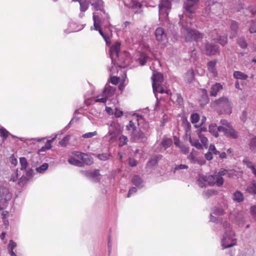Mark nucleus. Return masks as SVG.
<instances>
[{"instance_id": "f257e3e1", "label": "nucleus", "mask_w": 256, "mask_h": 256, "mask_svg": "<svg viewBox=\"0 0 256 256\" xmlns=\"http://www.w3.org/2000/svg\"><path fill=\"white\" fill-rule=\"evenodd\" d=\"M198 0H186L183 4L184 9V14L180 15V21L182 26V32L184 36L186 41H190L192 40H199L203 38V34L198 31L190 29L188 26L190 21L186 20V18L191 19L192 14L195 12L197 8L196 2Z\"/></svg>"}, {"instance_id": "f03ea898", "label": "nucleus", "mask_w": 256, "mask_h": 256, "mask_svg": "<svg viewBox=\"0 0 256 256\" xmlns=\"http://www.w3.org/2000/svg\"><path fill=\"white\" fill-rule=\"evenodd\" d=\"M222 226L224 230V234L222 240V246L224 248H226L233 246L236 244V240L234 238L235 235L232 230L229 223L224 222Z\"/></svg>"}, {"instance_id": "7ed1b4c3", "label": "nucleus", "mask_w": 256, "mask_h": 256, "mask_svg": "<svg viewBox=\"0 0 256 256\" xmlns=\"http://www.w3.org/2000/svg\"><path fill=\"white\" fill-rule=\"evenodd\" d=\"M152 79V86L153 92L156 98H158L157 93L158 92L161 94L166 93L171 95L170 90H165L162 86L163 82V76L162 74L156 71L154 72Z\"/></svg>"}, {"instance_id": "20e7f679", "label": "nucleus", "mask_w": 256, "mask_h": 256, "mask_svg": "<svg viewBox=\"0 0 256 256\" xmlns=\"http://www.w3.org/2000/svg\"><path fill=\"white\" fill-rule=\"evenodd\" d=\"M158 7L159 18L162 21L166 20L168 17V10L171 8L170 0H162Z\"/></svg>"}, {"instance_id": "39448f33", "label": "nucleus", "mask_w": 256, "mask_h": 256, "mask_svg": "<svg viewBox=\"0 0 256 256\" xmlns=\"http://www.w3.org/2000/svg\"><path fill=\"white\" fill-rule=\"evenodd\" d=\"M122 132L120 127L116 124H111L108 128V132L105 136L108 138L110 142L114 141L118 134Z\"/></svg>"}, {"instance_id": "423d86ee", "label": "nucleus", "mask_w": 256, "mask_h": 256, "mask_svg": "<svg viewBox=\"0 0 256 256\" xmlns=\"http://www.w3.org/2000/svg\"><path fill=\"white\" fill-rule=\"evenodd\" d=\"M11 198L12 194L8 189L4 187L0 188V210L6 206L7 202Z\"/></svg>"}, {"instance_id": "0eeeda50", "label": "nucleus", "mask_w": 256, "mask_h": 256, "mask_svg": "<svg viewBox=\"0 0 256 256\" xmlns=\"http://www.w3.org/2000/svg\"><path fill=\"white\" fill-rule=\"evenodd\" d=\"M155 36L159 44H160L162 46H165V44L168 42V38L162 28H158L156 29L155 31Z\"/></svg>"}, {"instance_id": "6e6552de", "label": "nucleus", "mask_w": 256, "mask_h": 256, "mask_svg": "<svg viewBox=\"0 0 256 256\" xmlns=\"http://www.w3.org/2000/svg\"><path fill=\"white\" fill-rule=\"evenodd\" d=\"M131 139L136 142H144L147 140V137L145 134L139 128L131 132Z\"/></svg>"}, {"instance_id": "1a4fd4ad", "label": "nucleus", "mask_w": 256, "mask_h": 256, "mask_svg": "<svg viewBox=\"0 0 256 256\" xmlns=\"http://www.w3.org/2000/svg\"><path fill=\"white\" fill-rule=\"evenodd\" d=\"M207 183L208 185L213 186L216 184L218 186H222L224 184V179L220 176L210 175L208 176Z\"/></svg>"}, {"instance_id": "9d476101", "label": "nucleus", "mask_w": 256, "mask_h": 256, "mask_svg": "<svg viewBox=\"0 0 256 256\" xmlns=\"http://www.w3.org/2000/svg\"><path fill=\"white\" fill-rule=\"evenodd\" d=\"M216 104L218 106L222 108L226 113L230 114L231 112L232 104L227 98H220L217 101Z\"/></svg>"}, {"instance_id": "9b49d317", "label": "nucleus", "mask_w": 256, "mask_h": 256, "mask_svg": "<svg viewBox=\"0 0 256 256\" xmlns=\"http://www.w3.org/2000/svg\"><path fill=\"white\" fill-rule=\"evenodd\" d=\"M220 128L228 138L236 139L238 136V133L232 128V126H228V128L220 127Z\"/></svg>"}, {"instance_id": "f8f14e48", "label": "nucleus", "mask_w": 256, "mask_h": 256, "mask_svg": "<svg viewBox=\"0 0 256 256\" xmlns=\"http://www.w3.org/2000/svg\"><path fill=\"white\" fill-rule=\"evenodd\" d=\"M140 120H142V116H134L132 119L130 121L128 124L126 126L127 130L132 132L138 130L136 126L139 125L138 121Z\"/></svg>"}, {"instance_id": "ddd939ff", "label": "nucleus", "mask_w": 256, "mask_h": 256, "mask_svg": "<svg viewBox=\"0 0 256 256\" xmlns=\"http://www.w3.org/2000/svg\"><path fill=\"white\" fill-rule=\"evenodd\" d=\"M120 47V44L116 42L111 48L110 50V56L112 60V62H115L116 58L118 56V53Z\"/></svg>"}, {"instance_id": "4468645a", "label": "nucleus", "mask_w": 256, "mask_h": 256, "mask_svg": "<svg viewBox=\"0 0 256 256\" xmlns=\"http://www.w3.org/2000/svg\"><path fill=\"white\" fill-rule=\"evenodd\" d=\"M204 50L208 56L214 55L219 52L218 48L216 46L210 44H207L206 45Z\"/></svg>"}, {"instance_id": "2eb2a0df", "label": "nucleus", "mask_w": 256, "mask_h": 256, "mask_svg": "<svg viewBox=\"0 0 256 256\" xmlns=\"http://www.w3.org/2000/svg\"><path fill=\"white\" fill-rule=\"evenodd\" d=\"M82 172L86 176L91 178L94 182H98L100 180V174L98 170H95L94 172L86 170Z\"/></svg>"}, {"instance_id": "dca6fc26", "label": "nucleus", "mask_w": 256, "mask_h": 256, "mask_svg": "<svg viewBox=\"0 0 256 256\" xmlns=\"http://www.w3.org/2000/svg\"><path fill=\"white\" fill-rule=\"evenodd\" d=\"M78 153V154H76V156L81 159L83 166L84 164L86 165H90L92 164L93 162L92 159L88 154L82 152Z\"/></svg>"}, {"instance_id": "f3484780", "label": "nucleus", "mask_w": 256, "mask_h": 256, "mask_svg": "<svg viewBox=\"0 0 256 256\" xmlns=\"http://www.w3.org/2000/svg\"><path fill=\"white\" fill-rule=\"evenodd\" d=\"M216 60H212L209 62L208 64V72L212 74V76L214 77L218 76V72L216 68Z\"/></svg>"}, {"instance_id": "a211bd4d", "label": "nucleus", "mask_w": 256, "mask_h": 256, "mask_svg": "<svg viewBox=\"0 0 256 256\" xmlns=\"http://www.w3.org/2000/svg\"><path fill=\"white\" fill-rule=\"evenodd\" d=\"M222 85L220 83H216L212 85L210 90V95L211 96H216L218 93L222 89Z\"/></svg>"}, {"instance_id": "6ab92c4d", "label": "nucleus", "mask_w": 256, "mask_h": 256, "mask_svg": "<svg viewBox=\"0 0 256 256\" xmlns=\"http://www.w3.org/2000/svg\"><path fill=\"white\" fill-rule=\"evenodd\" d=\"M116 88L110 86L106 85L102 93V95L106 96L107 98L112 96L114 94Z\"/></svg>"}, {"instance_id": "aec40b11", "label": "nucleus", "mask_w": 256, "mask_h": 256, "mask_svg": "<svg viewBox=\"0 0 256 256\" xmlns=\"http://www.w3.org/2000/svg\"><path fill=\"white\" fill-rule=\"evenodd\" d=\"M221 126H217L215 124H211L209 126L208 130L209 132L216 138L218 136V132H222V130H220Z\"/></svg>"}, {"instance_id": "412c9836", "label": "nucleus", "mask_w": 256, "mask_h": 256, "mask_svg": "<svg viewBox=\"0 0 256 256\" xmlns=\"http://www.w3.org/2000/svg\"><path fill=\"white\" fill-rule=\"evenodd\" d=\"M93 20L94 30H98L100 28V25L102 22V18L98 16H96L95 13H94Z\"/></svg>"}, {"instance_id": "4be33fe9", "label": "nucleus", "mask_w": 256, "mask_h": 256, "mask_svg": "<svg viewBox=\"0 0 256 256\" xmlns=\"http://www.w3.org/2000/svg\"><path fill=\"white\" fill-rule=\"evenodd\" d=\"M207 178L208 176H200L197 180L198 184L200 187L206 186L208 185V183H207Z\"/></svg>"}, {"instance_id": "5701e85b", "label": "nucleus", "mask_w": 256, "mask_h": 256, "mask_svg": "<svg viewBox=\"0 0 256 256\" xmlns=\"http://www.w3.org/2000/svg\"><path fill=\"white\" fill-rule=\"evenodd\" d=\"M189 142L192 146H194L197 149L200 150L202 148V144L199 142L198 140L190 136Z\"/></svg>"}, {"instance_id": "b1692460", "label": "nucleus", "mask_w": 256, "mask_h": 256, "mask_svg": "<svg viewBox=\"0 0 256 256\" xmlns=\"http://www.w3.org/2000/svg\"><path fill=\"white\" fill-rule=\"evenodd\" d=\"M246 190L252 194H256V181L253 180L252 183L247 187Z\"/></svg>"}, {"instance_id": "393cba45", "label": "nucleus", "mask_w": 256, "mask_h": 256, "mask_svg": "<svg viewBox=\"0 0 256 256\" xmlns=\"http://www.w3.org/2000/svg\"><path fill=\"white\" fill-rule=\"evenodd\" d=\"M170 98L180 105L183 102V99L181 95L178 93L171 95Z\"/></svg>"}, {"instance_id": "a878e982", "label": "nucleus", "mask_w": 256, "mask_h": 256, "mask_svg": "<svg viewBox=\"0 0 256 256\" xmlns=\"http://www.w3.org/2000/svg\"><path fill=\"white\" fill-rule=\"evenodd\" d=\"M92 5L97 10H103L104 2L102 0H96L92 4Z\"/></svg>"}, {"instance_id": "bb28decb", "label": "nucleus", "mask_w": 256, "mask_h": 256, "mask_svg": "<svg viewBox=\"0 0 256 256\" xmlns=\"http://www.w3.org/2000/svg\"><path fill=\"white\" fill-rule=\"evenodd\" d=\"M233 200L238 202H241L244 200V196L241 192L236 191L233 194Z\"/></svg>"}, {"instance_id": "cd10ccee", "label": "nucleus", "mask_w": 256, "mask_h": 256, "mask_svg": "<svg viewBox=\"0 0 256 256\" xmlns=\"http://www.w3.org/2000/svg\"><path fill=\"white\" fill-rule=\"evenodd\" d=\"M194 78V74L192 70L188 71L185 74L184 80L187 83H190Z\"/></svg>"}, {"instance_id": "c85d7f7f", "label": "nucleus", "mask_w": 256, "mask_h": 256, "mask_svg": "<svg viewBox=\"0 0 256 256\" xmlns=\"http://www.w3.org/2000/svg\"><path fill=\"white\" fill-rule=\"evenodd\" d=\"M80 10L81 12H86L88 8L89 2L86 0H80Z\"/></svg>"}, {"instance_id": "c756f323", "label": "nucleus", "mask_w": 256, "mask_h": 256, "mask_svg": "<svg viewBox=\"0 0 256 256\" xmlns=\"http://www.w3.org/2000/svg\"><path fill=\"white\" fill-rule=\"evenodd\" d=\"M234 78L240 80H246L248 78L246 74L240 71L234 72Z\"/></svg>"}, {"instance_id": "7c9ffc66", "label": "nucleus", "mask_w": 256, "mask_h": 256, "mask_svg": "<svg viewBox=\"0 0 256 256\" xmlns=\"http://www.w3.org/2000/svg\"><path fill=\"white\" fill-rule=\"evenodd\" d=\"M132 182L134 184L136 185L138 188H141L142 186V180L138 176H135L133 177Z\"/></svg>"}, {"instance_id": "2f4dec72", "label": "nucleus", "mask_w": 256, "mask_h": 256, "mask_svg": "<svg viewBox=\"0 0 256 256\" xmlns=\"http://www.w3.org/2000/svg\"><path fill=\"white\" fill-rule=\"evenodd\" d=\"M57 136V134H56L55 136L52 139L47 140L44 146L42 148L40 151H45L47 150L50 149L52 148L51 142L56 138Z\"/></svg>"}, {"instance_id": "473e14b6", "label": "nucleus", "mask_w": 256, "mask_h": 256, "mask_svg": "<svg viewBox=\"0 0 256 256\" xmlns=\"http://www.w3.org/2000/svg\"><path fill=\"white\" fill-rule=\"evenodd\" d=\"M68 162L70 164L72 165H74L80 167L83 166L82 162L74 158H70L68 160Z\"/></svg>"}, {"instance_id": "72a5a7b5", "label": "nucleus", "mask_w": 256, "mask_h": 256, "mask_svg": "<svg viewBox=\"0 0 256 256\" xmlns=\"http://www.w3.org/2000/svg\"><path fill=\"white\" fill-rule=\"evenodd\" d=\"M198 135L202 142V146L207 147L208 140L202 133L198 132Z\"/></svg>"}, {"instance_id": "f704fd0d", "label": "nucleus", "mask_w": 256, "mask_h": 256, "mask_svg": "<svg viewBox=\"0 0 256 256\" xmlns=\"http://www.w3.org/2000/svg\"><path fill=\"white\" fill-rule=\"evenodd\" d=\"M172 139L166 138L162 140V145L163 146V147L165 149H166L172 144Z\"/></svg>"}, {"instance_id": "c9c22d12", "label": "nucleus", "mask_w": 256, "mask_h": 256, "mask_svg": "<svg viewBox=\"0 0 256 256\" xmlns=\"http://www.w3.org/2000/svg\"><path fill=\"white\" fill-rule=\"evenodd\" d=\"M214 40L218 42L220 44L224 46L227 43V37L226 36H220L216 40L214 39Z\"/></svg>"}, {"instance_id": "e433bc0d", "label": "nucleus", "mask_w": 256, "mask_h": 256, "mask_svg": "<svg viewBox=\"0 0 256 256\" xmlns=\"http://www.w3.org/2000/svg\"><path fill=\"white\" fill-rule=\"evenodd\" d=\"M238 28V24L235 22H232L230 24V30H234V34L232 36V38H234L236 36Z\"/></svg>"}, {"instance_id": "4c0bfd02", "label": "nucleus", "mask_w": 256, "mask_h": 256, "mask_svg": "<svg viewBox=\"0 0 256 256\" xmlns=\"http://www.w3.org/2000/svg\"><path fill=\"white\" fill-rule=\"evenodd\" d=\"M148 58L146 55L143 53L141 54L138 59L140 65L144 66L146 64Z\"/></svg>"}, {"instance_id": "58836bf2", "label": "nucleus", "mask_w": 256, "mask_h": 256, "mask_svg": "<svg viewBox=\"0 0 256 256\" xmlns=\"http://www.w3.org/2000/svg\"><path fill=\"white\" fill-rule=\"evenodd\" d=\"M48 164L47 163H44L41 166L37 168L36 170L40 173H43L48 169Z\"/></svg>"}, {"instance_id": "ea45409f", "label": "nucleus", "mask_w": 256, "mask_h": 256, "mask_svg": "<svg viewBox=\"0 0 256 256\" xmlns=\"http://www.w3.org/2000/svg\"><path fill=\"white\" fill-rule=\"evenodd\" d=\"M119 140V146H122L126 145L128 142V138L126 136H121L118 139Z\"/></svg>"}, {"instance_id": "a19ab883", "label": "nucleus", "mask_w": 256, "mask_h": 256, "mask_svg": "<svg viewBox=\"0 0 256 256\" xmlns=\"http://www.w3.org/2000/svg\"><path fill=\"white\" fill-rule=\"evenodd\" d=\"M20 162L21 166L20 169L22 170H26L28 166V162L26 158L24 157L20 158Z\"/></svg>"}, {"instance_id": "79ce46f5", "label": "nucleus", "mask_w": 256, "mask_h": 256, "mask_svg": "<svg viewBox=\"0 0 256 256\" xmlns=\"http://www.w3.org/2000/svg\"><path fill=\"white\" fill-rule=\"evenodd\" d=\"M238 44L242 48H246L247 47V44L244 38H240L238 40Z\"/></svg>"}, {"instance_id": "37998d69", "label": "nucleus", "mask_w": 256, "mask_h": 256, "mask_svg": "<svg viewBox=\"0 0 256 256\" xmlns=\"http://www.w3.org/2000/svg\"><path fill=\"white\" fill-rule=\"evenodd\" d=\"M130 6L132 8H139L141 4L138 0H130Z\"/></svg>"}, {"instance_id": "c03bdc74", "label": "nucleus", "mask_w": 256, "mask_h": 256, "mask_svg": "<svg viewBox=\"0 0 256 256\" xmlns=\"http://www.w3.org/2000/svg\"><path fill=\"white\" fill-rule=\"evenodd\" d=\"M212 214L215 216H222L224 214V211L222 208H214Z\"/></svg>"}, {"instance_id": "a18cd8bd", "label": "nucleus", "mask_w": 256, "mask_h": 256, "mask_svg": "<svg viewBox=\"0 0 256 256\" xmlns=\"http://www.w3.org/2000/svg\"><path fill=\"white\" fill-rule=\"evenodd\" d=\"M199 120L200 116L198 114H193L190 116V120L192 124L197 123Z\"/></svg>"}, {"instance_id": "49530a36", "label": "nucleus", "mask_w": 256, "mask_h": 256, "mask_svg": "<svg viewBox=\"0 0 256 256\" xmlns=\"http://www.w3.org/2000/svg\"><path fill=\"white\" fill-rule=\"evenodd\" d=\"M8 132L4 128L1 127L0 128V134L2 137L4 138V139H6L8 135L9 134Z\"/></svg>"}, {"instance_id": "de8ad7c7", "label": "nucleus", "mask_w": 256, "mask_h": 256, "mask_svg": "<svg viewBox=\"0 0 256 256\" xmlns=\"http://www.w3.org/2000/svg\"><path fill=\"white\" fill-rule=\"evenodd\" d=\"M250 146L252 150L256 151V138L251 140L250 143Z\"/></svg>"}, {"instance_id": "09e8293b", "label": "nucleus", "mask_w": 256, "mask_h": 256, "mask_svg": "<svg viewBox=\"0 0 256 256\" xmlns=\"http://www.w3.org/2000/svg\"><path fill=\"white\" fill-rule=\"evenodd\" d=\"M97 134V132L96 131L94 132H89L86 133L82 135V137L84 138H92V136H94Z\"/></svg>"}, {"instance_id": "8fccbe9b", "label": "nucleus", "mask_w": 256, "mask_h": 256, "mask_svg": "<svg viewBox=\"0 0 256 256\" xmlns=\"http://www.w3.org/2000/svg\"><path fill=\"white\" fill-rule=\"evenodd\" d=\"M16 246V244L12 240H10L8 246V250H14Z\"/></svg>"}, {"instance_id": "3c124183", "label": "nucleus", "mask_w": 256, "mask_h": 256, "mask_svg": "<svg viewBox=\"0 0 256 256\" xmlns=\"http://www.w3.org/2000/svg\"><path fill=\"white\" fill-rule=\"evenodd\" d=\"M101 96L102 98H99L100 96H98V98L96 99L95 102L106 103L107 101V98L104 96H102V94H101Z\"/></svg>"}, {"instance_id": "603ef678", "label": "nucleus", "mask_w": 256, "mask_h": 256, "mask_svg": "<svg viewBox=\"0 0 256 256\" xmlns=\"http://www.w3.org/2000/svg\"><path fill=\"white\" fill-rule=\"evenodd\" d=\"M110 155L107 154H100L98 156V158L102 160H106L109 158Z\"/></svg>"}, {"instance_id": "864d4df0", "label": "nucleus", "mask_w": 256, "mask_h": 256, "mask_svg": "<svg viewBox=\"0 0 256 256\" xmlns=\"http://www.w3.org/2000/svg\"><path fill=\"white\" fill-rule=\"evenodd\" d=\"M209 151L214 153V154H220V152L216 150V148L214 144H210V146Z\"/></svg>"}, {"instance_id": "5fc2aeb1", "label": "nucleus", "mask_w": 256, "mask_h": 256, "mask_svg": "<svg viewBox=\"0 0 256 256\" xmlns=\"http://www.w3.org/2000/svg\"><path fill=\"white\" fill-rule=\"evenodd\" d=\"M114 114L116 118H120L123 115V112L118 108L115 109V112Z\"/></svg>"}, {"instance_id": "6e6d98bb", "label": "nucleus", "mask_w": 256, "mask_h": 256, "mask_svg": "<svg viewBox=\"0 0 256 256\" xmlns=\"http://www.w3.org/2000/svg\"><path fill=\"white\" fill-rule=\"evenodd\" d=\"M250 33L256 32V22H252L250 28Z\"/></svg>"}, {"instance_id": "4d7b16f0", "label": "nucleus", "mask_w": 256, "mask_h": 256, "mask_svg": "<svg viewBox=\"0 0 256 256\" xmlns=\"http://www.w3.org/2000/svg\"><path fill=\"white\" fill-rule=\"evenodd\" d=\"M243 162L247 166V167L250 168L252 170V168H254V166L252 165V162H249L248 160H244Z\"/></svg>"}, {"instance_id": "13d9d810", "label": "nucleus", "mask_w": 256, "mask_h": 256, "mask_svg": "<svg viewBox=\"0 0 256 256\" xmlns=\"http://www.w3.org/2000/svg\"><path fill=\"white\" fill-rule=\"evenodd\" d=\"M110 82L114 84H117L119 82V78L116 76H112L110 78Z\"/></svg>"}, {"instance_id": "bf43d9fd", "label": "nucleus", "mask_w": 256, "mask_h": 256, "mask_svg": "<svg viewBox=\"0 0 256 256\" xmlns=\"http://www.w3.org/2000/svg\"><path fill=\"white\" fill-rule=\"evenodd\" d=\"M195 126L196 128L200 127L199 129H198L197 130V133L198 132L202 133V132H206L207 131V128L205 126H197L196 125Z\"/></svg>"}, {"instance_id": "052dcab7", "label": "nucleus", "mask_w": 256, "mask_h": 256, "mask_svg": "<svg viewBox=\"0 0 256 256\" xmlns=\"http://www.w3.org/2000/svg\"><path fill=\"white\" fill-rule=\"evenodd\" d=\"M179 148L181 150L182 152L184 154H186L188 152V148L183 144H182Z\"/></svg>"}, {"instance_id": "680f3d73", "label": "nucleus", "mask_w": 256, "mask_h": 256, "mask_svg": "<svg viewBox=\"0 0 256 256\" xmlns=\"http://www.w3.org/2000/svg\"><path fill=\"white\" fill-rule=\"evenodd\" d=\"M226 172L227 170L224 168H222L217 174H216V176H220L222 177V176L226 175Z\"/></svg>"}, {"instance_id": "e2e57ef3", "label": "nucleus", "mask_w": 256, "mask_h": 256, "mask_svg": "<svg viewBox=\"0 0 256 256\" xmlns=\"http://www.w3.org/2000/svg\"><path fill=\"white\" fill-rule=\"evenodd\" d=\"M220 123L223 126H222L228 128V126H231L230 123L226 120H222Z\"/></svg>"}, {"instance_id": "0e129e2a", "label": "nucleus", "mask_w": 256, "mask_h": 256, "mask_svg": "<svg viewBox=\"0 0 256 256\" xmlns=\"http://www.w3.org/2000/svg\"><path fill=\"white\" fill-rule=\"evenodd\" d=\"M128 162L130 165L132 166H134L137 164V162L134 158H130Z\"/></svg>"}, {"instance_id": "69168bd1", "label": "nucleus", "mask_w": 256, "mask_h": 256, "mask_svg": "<svg viewBox=\"0 0 256 256\" xmlns=\"http://www.w3.org/2000/svg\"><path fill=\"white\" fill-rule=\"evenodd\" d=\"M136 191L137 188L135 187H132L128 193V197H130L132 194L135 193Z\"/></svg>"}, {"instance_id": "338daca9", "label": "nucleus", "mask_w": 256, "mask_h": 256, "mask_svg": "<svg viewBox=\"0 0 256 256\" xmlns=\"http://www.w3.org/2000/svg\"><path fill=\"white\" fill-rule=\"evenodd\" d=\"M174 144L178 148H180V146L182 144L180 141V140L177 138H174Z\"/></svg>"}, {"instance_id": "774afa93", "label": "nucleus", "mask_w": 256, "mask_h": 256, "mask_svg": "<svg viewBox=\"0 0 256 256\" xmlns=\"http://www.w3.org/2000/svg\"><path fill=\"white\" fill-rule=\"evenodd\" d=\"M26 183V177L25 176H22L18 180V184H20V186H23Z\"/></svg>"}]
</instances>
